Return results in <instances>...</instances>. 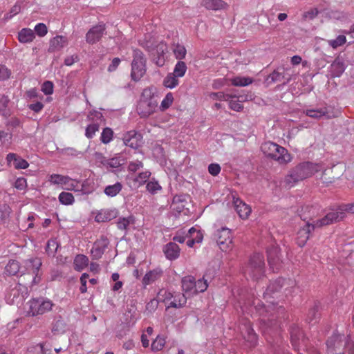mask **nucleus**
Returning <instances> with one entry per match:
<instances>
[{"label": "nucleus", "instance_id": "4", "mask_svg": "<svg viewBox=\"0 0 354 354\" xmlns=\"http://www.w3.org/2000/svg\"><path fill=\"white\" fill-rule=\"evenodd\" d=\"M54 306L53 301L46 297H35L26 303V312L28 316L43 315L50 312Z\"/></svg>", "mask_w": 354, "mask_h": 354}, {"label": "nucleus", "instance_id": "27", "mask_svg": "<svg viewBox=\"0 0 354 354\" xmlns=\"http://www.w3.org/2000/svg\"><path fill=\"white\" fill-rule=\"evenodd\" d=\"M346 69V65L344 61L340 58L335 59L330 64L329 73L333 77H340Z\"/></svg>", "mask_w": 354, "mask_h": 354}, {"label": "nucleus", "instance_id": "15", "mask_svg": "<svg viewBox=\"0 0 354 354\" xmlns=\"http://www.w3.org/2000/svg\"><path fill=\"white\" fill-rule=\"evenodd\" d=\"M125 162L124 156L122 153H117L114 157L104 160L103 165L112 172L116 173L124 170Z\"/></svg>", "mask_w": 354, "mask_h": 354}, {"label": "nucleus", "instance_id": "52", "mask_svg": "<svg viewBox=\"0 0 354 354\" xmlns=\"http://www.w3.org/2000/svg\"><path fill=\"white\" fill-rule=\"evenodd\" d=\"M59 153L64 156L76 157L81 153L74 148L67 147L60 149Z\"/></svg>", "mask_w": 354, "mask_h": 354}, {"label": "nucleus", "instance_id": "49", "mask_svg": "<svg viewBox=\"0 0 354 354\" xmlns=\"http://www.w3.org/2000/svg\"><path fill=\"white\" fill-rule=\"evenodd\" d=\"M283 78L284 75L278 71H274L267 77L266 82L268 84H272L277 82H281Z\"/></svg>", "mask_w": 354, "mask_h": 354}, {"label": "nucleus", "instance_id": "56", "mask_svg": "<svg viewBox=\"0 0 354 354\" xmlns=\"http://www.w3.org/2000/svg\"><path fill=\"white\" fill-rule=\"evenodd\" d=\"M146 188L149 193L155 194L158 191L161 189V186L156 181H150L147 183Z\"/></svg>", "mask_w": 354, "mask_h": 354}, {"label": "nucleus", "instance_id": "34", "mask_svg": "<svg viewBox=\"0 0 354 354\" xmlns=\"http://www.w3.org/2000/svg\"><path fill=\"white\" fill-rule=\"evenodd\" d=\"M68 44V39L62 35H57L50 41V49L53 51L59 50L66 46Z\"/></svg>", "mask_w": 354, "mask_h": 354}, {"label": "nucleus", "instance_id": "59", "mask_svg": "<svg viewBox=\"0 0 354 354\" xmlns=\"http://www.w3.org/2000/svg\"><path fill=\"white\" fill-rule=\"evenodd\" d=\"M221 170V166L218 163H211L208 166V172L213 176H216L219 174Z\"/></svg>", "mask_w": 354, "mask_h": 354}, {"label": "nucleus", "instance_id": "14", "mask_svg": "<svg viewBox=\"0 0 354 354\" xmlns=\"http://www.w3.org/2000/svg\"><path fill=\"white\" fill-rule=\"evenodd\" d=\"M344 218V213L339 211V207L335 212L328 213L324 217L321 219L313 221V223L317 227H321L325 225L338 222Z\"/></svg>", "mask_w": 354, "mask_h": 354}, {"label": "nucleus", "instance_id": "38", "mask_svg": "<svg viewBox=\"0 0 354 354\" xmlns=\"http://www.w3.org/2000/svg\"><path fill=\"white\" fill-rule=\"evenodd\" d=\"M88 258L84 254H77L74 259V267L77 271H81L88 264Z\"/></svg>", "mask_w": 354, "mask_h": 354}, {"label": "nucleus", "instance_id": "41", "mask_svg": "<svg viewBox=\"0 0 354 354\" xmlns=\"http://www.w3.org/2000/svg\"><path fill=\"white\" fill-rule=\"evenodd\" d=\"M166 344L165 337L162 335H158L152 342L151 344V350L153 352H158L164 348Z\"/></svg>", "mask_w": 354, "mask_h": 354}, {"label": "nucleus", "instance_id": "19", "mask_svg": "<svg viewBox=\"0 0 354 354\" xmlns=\"http://www.w3.org/2000/svg\"><path fill=\"white\" fill-rule=\"evenodd\" d=\"M294 284V281L290 279L279 278L270 283L266 290L264 297L267 298L270 297L272 293L279 291L281 288L286 286H292ZM288 287H286L285 289H286Z\"/></svg>", "mask_w": 354, "mask_h": 354}, {"label": "nucleus", "instance_id": "57", "mask_svg": "<svg viewBox=\"0 0 354 354\" xmlns=\"http://www.w3.org/2000/svg\"><path fill=\"white\" fill-rule=\"evenodd\" d=\"M131 222V218L121 217L119 218L117 222V227L121 230H126Z\"/></svg>", "mask_w": 354, "mask_h": 354}, {"label": "nucleus", "instance_id": "30", "mask_svg": "<svg viewBox=\"0 0 354 354\" xmlns=\"http://www.w3.org/2000/svg\"><path fill=\"white\" fill-rule=\"evenodd\" d=\"M26 266L35 275L33 281L37 283L36 279L38 277L39 270L41 266V261L39 258H30L25 261Z\"/></svg>", "mask_w": 354, "mask_h": 354}, {"label": "nucleus", "instance_id": "25", "mask_svg": "<svg viewBox=\"0 0 354 354\" xmlns=\"http://www.w3.org/2000/svg\"><path fill=\"white\" fill-rule=\"evenodd\" d=\"M201 6L208 10L219 11L227 8V3L223 0H202Z\"/></svg>", "mask_w": 354, "mask_h": 354}, {"label": "nucleus", "instance_id": "20", "mask_svg": "<svg viewBox=\"0 0 354 354\" xmlns=\"http://www.w3.org/2000/svg\"><path fill=\"white\" fill-rule=\"evenodd\" d=\"M105 32V25L98 24L91 28L86 35L87 43L93 44L97 42L103 36Z\"/></svg>", "mask_w": 354, "mask_h": 354}, {"label": "nucleus", "instance_id": "7", "mask_svg": "<svg viewBox=\"0 0 354 354\" xmlns=\"http://www.w3.org/2000/svg\"><path fill=\"white\" fill-rule=\"evenodd\" d=\"M265 273V261L262 254L255 253L250 259L245 274L252 279L258 281Z\"/></svg>", "mask_w": 354, "mask_h": 354}, {"label": "nucleus", "instance_id": "28", "mask_svg": "<svg viewBox=\"0 0 354 354\" xmlns=\"http://www.w3.org/2000/svg\"><path fill=\"white\" fill-rule=\"evenodd\" d=\"M162 274V270L160 268H156L147 272L142 278V282L145 287L150 285L158 280Z\"/></svg>", "mask_w": 354, "mask_h": 354}, {"label": "nucleus", "instance_id": "1", "mask_svg": "<svg viewBox=\"0 0 354 354\" xmlns=\"http://www.w3.org/2000/svg\"><path fill=\"white\" fill-rule=\"evenodd\" d=\"M161 93L155 86L145 88L137 105V112L141 118H147L158 109Z\"/></svg>", "mask_w": 354, "mask_h": 354}, {"label": "nucleus", "instance_id": "37", "mask_svg": "<svg viewBox=\"0 0 354 354\" xmlns=\"http://www.w3.org/2000/svg\"><path fill=\"white\" fill-rule=\"evenodd\" d=\"M51 348L45 344H39L28 348L27 354H50Z\"/></svg>", "mask_w": 354, "mask_h": 354}, {"label": "nucleus", "instance_id": "42", "mask_svg": "<svg viewBox=\"0 0 354 354\" xmlns=\"http://www.w3.org/2000/svg\"><path fill=\"white\" fill-rule=\"evenodd\" d=\"M19 262L15 260H10L5 268V272L9 275H15L19 272Z\"/></svg>", "mask_w": 354, "mask_h": 354}, {"label": "nucleus", "instance_id": "3", "mask_svg": "<svg viewBox=\"0 0 354 354\" xmlns=\"http://www.w3.org/2000/svg\"><path fill=\"white\" fill-rule=\"evenodd\" d=\"M314 210V208L310 206L301 208V218L304 221H306V222L304 226L300 227L297 232V243L299 247H304L306 245L309 239L310 234L316 228L314 223L311 222L315 215Z\"/></svg>", "mask_w": 354, "mask_h": 354}, {"label": "nucleus", "instance_id": "5", "mask_svg": "<svg viewBox=\"0 0 354 354\" xmlns=\"http://www.w3.org/2000/svg\"><path fill=\"white\" fill-rule=\"evenodd\" d=\"M140 45L149 52L151 53L154 56L157 55V57H154L156 64L161 66L164 64L165 58L167 57V54L168 53V48L165 43L160 42L156 44L155 40L150 35L145 36L143 40L139 41Z\"/></svg>", "mask_w": 354, "mask_h": 354}, {"label": "nucleus", "instance_id": "21", "mask_svg": "<svg viewBox=\"0 0 354 354\" xmlns=\"http://www.w3.org/2000/svg\"><path fill=\"white\" fill-rule=\"evenodd\" d=\"M128 171L131 174H138V177H150L151 173L148 169H144L141 161H131L128 165Z\"/></svg>", "mask_w": 354, "mask_h": 354}, {"label": "nucleus", "instance_id": "18", "mask_svg": "<svg viewBox=\"0 0 354 354\" xmlns=\"http://www.w3.org/2000/svg\"><path fill=\"white\" fill-rule=\"evenodd\" d=\"M142 136L141 133L131 130L123 134L122 141L125 146L132 149H138L142 145Z\"/></svg>", "mask_w": 354, "mask_h": 354}, {"label": "nucleus", "instance_id": "50", "mask_svg": "<svg viewBox=\"0 0 354 354\" xmlns=\"http://www.w3.org/2000/svg\"><path fill=\"white\" fill-rule=\"evenodd\" d=\"M346 41V38L344 35H339L335 39L328 40V44L333 48H337L339 46L344 45Z\"/></svg>", "mask_w": 354, "mask_h": 354}, {"label": "nucleus", "instance_id": "60", "mask_svg": "<svg viewBox=\"0 0 354 354\" xmlns=\"http://www.w3.org/2000/svg\"><path fill=\"white\" fill-rule=\"evenodd\" d=\"M232 98L233 97L232 96L228 100L230 108L235 111H241L243 108V105L239 101L233 100Z\"/></svg>", "mask_w": 354, "mask_h": 354}, {"label": "nucleus", "instance_id": "39", "mask_svg": "<svg viewBox=\"0 0 354 354\" xmlns=\"http://www.w3.org/2000/svg\"><path fill=\"white\" fill-rule=\"evenodd\" d=\"M164 86L172 88L176 86L177 84V64L174 68L172 73H169L164 80Z\"/></svg>", "mask_w": 354, "mask_h": 354}, {"label": "nucleus", "instance_id": "9", "mask_svg": "<svg viewBox=\"0 0 354 354\" xmlns=\"http://www.w3.org/2000/svg\"><path fill=\"white\" fill-rule=\"evenodd\" d=\"M228 198L231 200L232 206L239 217L242 219H247L252 212L250 206L242 201L236 192H231Z\"/></svg>", "mask_w": 354, "mask_h": 354}, {"label": "nucleus", "instance_id": "33", "mask_svg": "<svg viewBox=\"0 0 354 354\" xmlns=\"http://www.w3.org/2000/svg\"><path fill=\"white\" fill-rule=\"evenodd\" d=\"M18 40L20 43L28 44L32 42L35 38L34 30L24 28L18 32Z\"/></svg>", "mask_w": 354, "mask_h": 354}, {"label": "nucleus", "instance_id": "46", "mask_svg": "<svg viewBox=\"0 0 354 354\" xmlns=\"http://www.w3.org/2000/svg\"><path fill=\"white\" fill-rule=\"evenodd\" d=\"M58 198L60 203L65 205H72L75 201L73 194L68 192L60 193Z\"/></svg>", "mask_w": 354, "mask_h": 354}, {"label": "nucleus", "instance_id": "45", "mask_svg": "<svg viewBox=\"0 0 354 354\" xmlns=\"http://www.w3.org/2000/svg\"><path fill=\"white\" fill-rule=\"evenodd\" d=\"M208 287L207 280L203 277L202 279H198L197 281L194 280V292L195 294L198 292H205Z\"/></svg>", "mask_w": 354, "mask_h": 354}, {"label": "nucleus", "instance_id": "13", "mask_svg": "<svg viewBox=\"0 0 354 354\" xmlns=\"http://www.w3.org/2000/svg\"><path fill=\"white\" fill-rule=\"evenodd\" d=\"M183 298L178 299V307L185 305L187 299L195 295L194 278L187 276L182 279Z\"/></svg>", "mask_w": 354, "mask_h": 354}, {"label": "nucleus", "instance_id": "12", "mask_svg": "<svg viewBox=\"0 0 354 354\" xmlns=\"http://www.w3.org/2000/svg\"><path fill=\"white\" fill-rule=\"evenodd\" d=\"M216 241L222 251L227 252L231 250L233 246L231 230L225 227L218 230Z\"/></svg>", "mask_w": 354, "mask_h": 354}, {"label": "nucleus", "instance_id": "61", "mask_svg": "<svg viewBox=\"0 0 354 354\" xmlns=\"http://www.w3.org/2000/svg\"><path fill=\"white\" fill-rule=\"evenodd\" d=\"M171 308H176L177 304L175 301H171L169 305L166 308V319L168 322H174L175 318H173L170 314L171 313Z\"/></svg>", "mask_w": 354, "mask_h": 354}, {"label": "nucleus", "instance_id": "36", "mask_svg": "<svg viewBox=\"0 0 354 354\" xmlns=\"http://www.w3.org/2000/svg\"><path fill=\"white\" fill-rule=\"evenodd\" d=\"M234 86H246L253 82V79L249 77L236 76L229 79Z\"/></svg>", "mask_w": 354, "mask_h": 354}, {"label": "nucleus", "instance_id": "22", "mask_svg": "<svg viewBox=\"0 0 354 354\" xmlns=\"http://www.w3.org/2000/svg\"><path fill=\"white\" fill-rule=\"evenodd\" d=\"M6 160L10 167H13L16 169H26L29 166L25 159L14 153L7 154Z\"/></svg>", "mask_w": 354, "mask_h": 354}, {"label": "nucleus", "instance_id": "51", "mask_svg": "<svg viewBox=\"0 0 354 354\" xmlns=\"http://www.w3.org/2000/svg\"><path fill=\"white\" fill-rule=\"evenodd\" d=\"M99 130V124L97 123H92L87 126L85 131V136L88 138H92L95 133Z\"/></svg>", "mask_w": 354, "mask_h": 354}, {"label": "nucleus", "instance_id": "44", "mask_svg": "<svg viewBox=\"0 0 354 354\" xmlns=\"http://www.w3.org/2000/svg\"><path fill=\"white\" fill-rule=\"evenodd\" d=\"M59 248V243L55 239H50L48 241L46 252L49 256H54Z\"/></svg>", "mask_w": 354, "mask_h": 354}, {"label": "nucleus", "instance_id": "10", "mask_svg": "<svg viewBox=\"0 0 354 354\" xmlns=\"http://www.w3.org/2000/svg\"><path fill=\"white\" fill-rule=\"evenodd\" d=\"M324 167L323 165L307 161L297 165L295 168V173L297 176L315 175L320 171L321 174L324 175Z\"/></svg>", "mask_w": 354, "mask_h": 354}, {"label": "nucleus", "instance_id": "16", "mask_svg": "<svg viewBox=\"0 0 354 354\" xmlns=\"http://www.w3.org/2000/svg\"><path fill=\"white\" fill-rule=\"evenodd\" d=\"M203 239V236L201 231L197 230L194 227H191L185 236H178V243H183L185 242L189 248H192L196 243H201Z\"/></svg>", "mask_w": 354, "mask_h": 354}, {"label": "nucleus", "instance_id": "11", "mask_svg": "<svg viewBox=\"0 0 354 354\" xmlns=\"http://www.w3.org/2000/svg\"><path fill=\"white\" fill-rule=\"evenodd\" d=\"M110 243V240L106 234H101L94 242L91 250L92 259L98 260L102 258Z\"/></svg>", "mask_w": 354, "mask_h": 354}, {"label": "nucleus", "instance_id": "48", "mask_svg": "<svg viewBox=\"0 0 354 354\" xmlns=\"http://www.w3.org/2000/svg\"><path fill=\"white\" fill-rule=\"evenodd\" d=\"M174 97L171 93H168L165 97L162 100L160 106H158L160 111H164L167 110L172 104Z\"/></svg>", "mask_w": 354, "mask_h": 354}, {"label": "nucleus", "instance_id": "55", "mask_svg": "<svg viewBox=\"0 0 354 354\" xmlns=\"http://www.w3.org/2000/svg\"><path fill=\"white\" fill-rule=\"evenodd\" d=\"M210 98L213 100H223V101H228L230 98L232 97V95L225 94L223 92H216V93H211L209 94Z\"/></svg>", "mask_w": 354, "mask_h": 354}, {"label": "nucleus", "instance_id": "6", "mask_svg": "<svg viewBox=\"0 0 354 354\" xmlns=\"http://www.w3.org/2000/svg\"><path fill=\"white\" fill-rule=\"evenodd\" d=\"M262 152L268 157L277 161L279 164H287L292 160L288 150L272 142H266L261 145Z\"/></svg>", "mask_w": 354, "mask_h": 354}, {"label": "nucleus", "instance_id": "63", "mask_svg": "<svg viewBox=\"0 0 354 354\" xmlns=\"http://www.w3.org/2000/svg\"><path fill=\"white\" fill-rule=\"evenodd\" d=\"M227 80H229V79H226V78L216 79L213 81L212 88L214 89H219L227 84Z\"/></svg>", "mask_w": 354, "mask_h": 354}, {"label": "nucleus", "instance_id": "47", "mask_svg": "<svg viewBox=\"0 0 354 354\" xmlns=\"http://www.w3.org/2000/svg\"><path fill=\"white\" fill-rule=\"evenodd\" d=\"M113 132L111 128L106 127L103 129L101 136L100 140L104 144L109 143L113 139Z\"/></svg>", "mask_w": 354, "mask_h": 354}, {"label": "nucleus", "instance_id": "64", "mask_svg": "<svg viewBox=\"0 0 354 354\" xmlns=\"http://www.w3.org/2000/svg\"><path fill=\"white\" fill-rule=\"evenodd\" d=\"M14 186L19 190H24L27 187L26 178H16Z\"/></svg>", "mask_w": 354, "mask_h": 354}, {"label": "nucleus", "instance_id": "35", "mask_svg": "<svg viewBox=\"0 0 354 354\" xmlns=\"http://www.w3.org/2000/svg\"><path fill=\"white\" fill-rule=\"evenodd\" d=\"M10 99L8 95L0 94V115L4 118H8L10 115V111L8 107Z\"/></svg>", "mask_w": 354, "mask_h": 354}, {"label": "nucleus", "instance_id": "8", "mask_svg": "<svg viewBox=\"0 0 354 354\" xmlns=\"http://www.w3.org/2000/svg\"><path fill=\"white\" fill-rule=\"evenodd\" d=\"M131 76L134 81H138L145 73V59L142 51L133 50Z\"/></svg>", "mask_w": 354, "mask_h": 354}, {"label": "nucleus", "instance_id": "32", "mask_svg": "<svg viewBox=\"0 0 354 354\" xmlns=\"http://www.w3.org/2000/svg\"><path fill=\"white\" fill-rule=\"evenodd\" d=\"M192 207L190 196L188 194L178 195V213L184 212L187 214Z\"/></svg>", "mask_w": 354, "mask_h": 354}, {"label": "nucleus", "instance_id": "40", "mask_svg": "<svg viewBox=\"0 0 354 354\" xmlns=\"http://www.w3.org/2000/svg\"><path fill=\"white\" fill-rule=\"evenodd\" d=\"M122 184L116 182L113 185H107L104 188V192L109 197H114L122 190Z\"/></svg>", "mask_w": 354, "mask_h": 354}, {"label": "nucleus", "instance_id": "29", "mask_svg": "<svg viewBox=\"0 0 354 354\" xmlns=\"http://www.w3.org/2000/svg\"><path fill=\"white\" fill-rule=\"evenodd\" d=\"M66 324L62 316H56L51 324V332L54 335H61L65 333Z\"/></svg>", "mask_w": 354, "mask_h": 354}, {"label": "nucleus", "instance_id": "17", "mask_svg": "<svg viewBox=\"0 0 354 354\" xmlns=\"http://www.w3.org/2000/svg\"><path fill=\"white\" fill-rule=\"evenodd\" d=\"M241 333L245 339L249 343L250 347L256 346L257 343V335L254 333L250 321L244 320L240 326Z\"/></svg>", "mask_w": 354, "mask_h": 354}, {"label": "nucleus", "instance_id": "23", "mask_svg": "<svg viewBox=\"0 0 354 354\" xmlns=\"http://www.w3.org/2000/svg\"><path fill=\"white\" fill-rule=\"evenodd\" d=\"M279 250L277 246H272L267 250L268 261L274 272L280 268V259L279 257Z\"/></svg>", "mask_w": 354, "mask_h": 354}, {"label": "nucleus", "instance_id": "53", "mask_svg": "<svg viewBox=\"0 0 354 354\" xmlns=\"http://www.w3.org/2000/svg\"><path fill=\"white\" fill-rule=\"evenodd\" d=\"M34 30L35 33L41 37H44L48 32L47 26L44 23L37 24L35 26Z\"/></svg>", "mask_w": 354, "mask_h": 354}, {"label": "nucleus", "instance_id": "24", "mask_svg": "<svg viewBox=\"0 0 354 354\" xmlns=\"http://www.w3.org/2000/svg\"><path fill=\"white\" fill-rule=\"evenodd\" d=\"M21 286L17 285L11 288L6 295V302L8 304H18L24 300V296L20 293Z\"/></svg>", "mask_w": 354, "mask_h": 354}, {"label": "nucleus", "instance_id": "43", "mask_svg": "<svg viewBox=\"0 0 354 354\" xmlns=\"http://www.w3.org/2000/svg\"><path fill=\"white\" fill-rule=\"evenodd\" d=\"M153 156L160 164L166 163L165 156L162 147L159 145L154 147L153 149Z\"/></svg>", "mask_w": 354, "mask_h": 354}, {"label": "nucleus", "instance_id": "26", "mask_svg": "<svg viewBox=\"0 0 354 354\" xmlns=\"http://www.w3.org/2000/svg\"><path fill=\"white\" fill-rule=\"evenodd\" d=\"M118 215L116 209H104L100 210L95 216V220L97 223H104L111 221Z\"/></svg>", "mask_w": 354, "mask_h": 354}, {"label": "nucleus", "instance_id": "2", "mask_svg": "<svg viewBox=\"0 0 354 354\" xmlns=\"http://www.w3.org/2000/svg\"><path fill=\"white\" fill-rule=\"evenodd\" d=\"M51 183L61 184L63 189L82 194H89L96 188L94 178H84L83 180L78 178H51Z\"/></svg>", "mask_w": 354, "mask_h": 354}, {"label": "nucleus", "instance_id": "62", "mask_svg": "<svg viewBox=\"0 0 354 354\" xmlns=\"http://www.w3.org/2000/svg\"><path fill=\"white\" fill-rule=\"evenodd\" d=\"M103 115L101 112L93 110L89 112L87 118L88 120L97 121L102 118Z\"/></svg>", "mask_w": 354, "mask_h": 354}, {"label": "nucleus", "instance_id": "54", "mask_svg": "<svg viewBox=\"0 0 354 354\" xmlns=\"http://www.w3.org/2000/svg\"><path fill=\"white\" fill-rule=\"evenodd\" d=\"M326 113V112L322 109L306 110V115L315 118H319L325 115Z\"/></svg>", "mask_w": 354, "mask_h": 354}, {"label": "nucleus", "instance_id": "31", "mask_svg": "<svg viewBox=\"0 0 354 354\" xmlns=\"http://www.w3.org/2000/svg\"><path fill=\"white\" fill-rule=\"evenodd\" d=\"M173 241L174 242L167 243L163 250L166 258L171 261L177 259V244L175 243L177 236H174Z\"/></svg>", "mask_w": 354, "mask_h": 354}, {"label": "nucleus", "instance_id": "58", "mask_svg": "<svg viewBox=\"0 0 354 354\" xmlns=\"http://www.w3.org/2000/svg\"><path fill=\"white\" fill-rule=\"evenodd\" d=\"M41 91L45 95H51L53 93V83L50 81H45L41 85Z\"/></svg>", "mask_w": 354, "mask_h": 354}]
</instances>
